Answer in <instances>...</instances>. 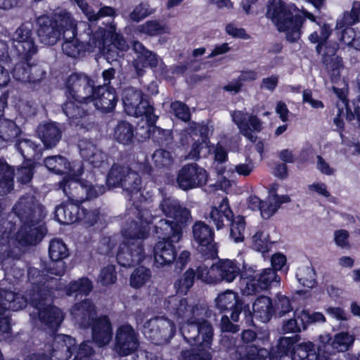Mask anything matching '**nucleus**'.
Masks as SVG:
<instances>
[{
	"instance_id": "bb28decb",
	"label": "nucleus",
	"mask_w": 360,
	"mask_h": 360,
	"mask_svg": "<svg viewBox=\"0 0 360 360\" xmlns=\"http://www.w3.org/2000/svg\"><path fill=\"white\" fill-rule=\"evenodd\" d=\"M48 295L43 296L42 304L38 307H34L38 310L39 319L40 322L52 331H57L60 326L63 319L64 314L63 311L58 307L49 304L46 305V297Z\"/></svg>"
},
{
	"instance_id": "79ce46f5",
	"label": "nucleus",
	"mask_w": 360,
	"mask_h": 360,
	"mask_svg": "<svg viewBox=\"0 0 360 360\" xmlns=\"http://www.w3.org/2000/svg\"><path fill=\"white\" fill-rule=\"evenodd\" d=\"M129 203L130 207L127 208L128 214L134 216L138 221L148 228V226L153 223L155 217L152 215L149 210L143 208L141 201L132 199Z\"/></svg>"
},
{
	"instance_id": "6ab92c4d",
	"label": "nucleus",
	"mask_w": 360,
	"mask_h": 360,
	"mask_svg": "<svg viewBox=\"0 0 360 360\" xmlns=\"http://www.w3.org/2000/svg\"><path fill=\"white\" fill-rule=\"evenodd\" d=\"M70 255L67 245L60 238H53L49 245V256L50 262L44 269L49 274L62 276L65 274L67 265L65 259Z\"/></svg>"
},
{
	"instance_id": "ea45409f",
	"label": "nucleus",
	"mask_w": 360,
	"mask_h": 360,
	"mask_svg": "<svg viewBox=\"0 0 360 360\" xmlns=\"http://www.w3.org/2000/svg\"><path fill=\"white\" fill-rule=\"evenodd\" d=\"M114 138L120 143L130 145L135 138L134 127L126 120L119 121L114 130Z\"/></svg>"
},
{
	"instance_id": "8fccbe9b",
	"label": "nucleus",
	"mask_w": 360,
	"mask_h": 360,
	"mask_svg": "<svg viewBox=\"0 0 360 360\" xmlns=\"http://www.w3.org/2000/svg\"><path fill=\"white\" fill-rule=\"evenodd\" d=\"M149 127L142 137L143 139H152L153 142L158 146H163L168 143L169 132L154 125L147 124Z\"/></svg>"
},
{
	"instance_id": "774afa93",
	"label": "nucleus",
	"mask_w": 360,
	"mask_h": 360,
	"mask_svg": "<svg viewBox=\"0 0 360 360\" xmlns=\"http://www.w3.org/2000/svg\"><path fill=\"white\" fill-rule=\"evenodd\" d=\"M28 83L37 84L40 82L46 76V72L41 67L36 63L30 64L29 63Z\"/></svg>"
},
{
	"instance_id": "09e8293b",
	"label": "nucleus",
	"mask_w": 360,
	"mask_h": 360,
	"mask_svg": "<svg viewBox=\"0 0 360 360\" xmlns=\"http://www.w3.org/2000/svg\"><path fill=\"white\" fill-rule=\"evenodd\" d=\"M230 226V238L235 243H241L245 240V219L242 215H238L231 219L228 223Z\"/></svg>"
},
{
	"instance_id": "20e7f679",
	"label": "nucleus",
	"mask_w": 360,
	"mask_h": 360,
	"mask_svg": "<svg viewBox=\"0 0 360 360\" xmlns=\"http://www.w3.org/2000/svg\"><path fill=\"white\" fill-rule=\"evenodd\" d=\"M296 7L288 5L282 0H269L266 16L271 19L281 32H285L286 40L297 42L301 38V28L305 20L300 14H293Z\"/></svg>"
},
{
	"instance_id": "a878e982",
	"label": "nucleus",
	"mask_w": 360,
	"mask_h": 360,
	"mask_svg": "<svg viewBox=\"0 0 360 360\" xmlns=\"http://www.w3.org/2000/svg\"><path fill=\"white\" fill-rule=\"evenodd\" d=\"M71 315L81 328H90L96 321V307L91 299H84L75 303L70 310Z\"/></svg>"
},
{
	"instance_id": "7c9ffc66",
	"label": "nucleus",
	"mask_w": 360,
	"mask_h": 360,
	"mask_svg": "<svg viewBox=\"0 0 360 360\" xmlns=\"http://www.w3.org/2000/svg\"><path fill=\"white\" fill-rule=\"evenodd\" d=\"M44 165L46 168L56 174L71 175L76 172L75 167H78V164L81 162H72L71 163L66 158L62 155L49 156L44 159Z\"/></svg>"
},
{
	"instance_id": "13d9d810",
	"label": "nucleus",
	"mask_w": 360,
	"mask_h": 360,
	"mask_svg": "<svg viewBox=\"0 0 360 360\" xmlns=\"http://www.w3.org/2000/svg\"><path fill=\"white\" fill-rule=\"evenodd\" d=\"M154 11L148 2H141L129 13V19L133 22H139L150 15Z\"/></svg>"
},
{
	"instance_id": "4be33fe9",
	"label": "nucleus",
	"mask_w": 360,
	"mask_h": 360,
	"mask_svg": "<svg viewBox=\"0 0 360 360\" xmlns=\"http://www.w3.org/2000/svg\"><path fill=\"white\" fill-rule=\"evenodd\" d=\"M146 257L143 241H123L120 244L116 255L117 263L125 268L140 264Z\"/></svg>"
},
{
	"instance_id": "37998d69",
	"label": "nucleus",
	"mask_w": 360,
	"mask_h": 360,
	"mask_svg": "<svg viewBox=\"0 0 360 360\" xmlns=\"http://www.w3.org/2000/svg\"><path fill=\"white\" fill-rule=\"evenodd\" d=\"M351 21L352 19L345 16V13H344L343 18L338 20L335 25L337 34H340V41L347 46L350 44L356 34L352 27L356 22H351Z\"/></svg>"
},
{
	"instance_id": "bf43d9fd",
	"label": "nucleus",
	"mask_w": 360,
	"mask_h": 360,
	"mask_svg": "<svg viewBox=\"0 0 360 360\" xmlns=\"http://www.w3.org/2000/svg\"><path fill=\"white\" fill-rule=\"evenodd\" d=\"M21 60L22 61L16 63L14 65L11 73L12 74V76L15 81L20 82L22 83H28L30 77L28 75L29 62L30 60Z\"/></svg>"
},
{
	"instance_id": "b1692460",
	"label": "nucleus",
	"mask_w": 360,
	"mask_h": 360,
	"mask_svg": "<svg viewBox=\"0 0 360 360\" xmlns=\"http://www.w3.org/2000/svg\"><path fill=\"white\" fill-rule=\"evenodd\" d=\"M139 347L138 333L129 324L118 327L115 334L114 349L120 356H127Z\"/></svg>"
},
{
	"instance_id": "6e6d98bb",
	"label": "nucleus",
	"mask_w": 360,
	"mask_h": 360,
	"mask_svg": "<svg viewBox=\"0 0 360 360\" xmlns=\"http://www.w3.org/2000/svg\"><path fill=\"white\" fill-rule=\"evenodd\" d=\"M339 97L343 101L345 105L346 120L352 121L356 118L360 127V97L354 99L352 105L349 104V100L345 96L341 94H339Z\"/></svg>"
},
{
	"instance_id": "0e129e2a",
	"label": "nucleus",
	"mask_w": 360,
	"mask_h": 360,
	"mask_svg": "<svg viewBox=\"0 0 360 360\" xmlns=\"http://www.w3.org/2000/svg\"><path fill=\"white\" fill-rule=\"evenodd\" d=\"M3 292L5 300L8 302V308H11L13 310L22 309L26 306V302H29L25 298V295L21 297L22 302H16V300L20 298L18 293L7 290H4Z\"/></svg>"
},
{
	"instance_id": "f704fd0d",
	"label": "nucleus",
	"mask_w": 360,
	"mask_h": 360,
	"mask_svg": "<svg viewBox=\"0 0 360 360\" xmlns=\"http://www.w3.org/2000/svg\"><path fill=\"white\" fill-rule=\"evenodd\" d=\"M217 269L221 281L227 283L233 281L238 276H240V280L243 282L242 274L244 271H248L245 266H243V269H240V265L236 259L231 260L226 259L221 260L217 264Z\"/></svg>"
},
{
	"instance_id": "680f3d73",
	"label": "nucleus",
	"mask_w": 360,
	"mask_h": 360,
	"mask_svg": "<svg viewBox=\"0 0 360 360\" xmlns=\"http://www.w3.org/2000/svg\"><path fill=\"white\" fill-rule=\"evenodd\" d=\"M108 188L105 185H93L86 180L84 187V202L87 200H94L104 194Z\"/></svg>"
},
{
	"instance_id": "e433bc0d",
	"label": "nucleus",
	"mask_w": 360,
	"mask_h": 360,
	"mask_svg": "<svg viewBox=\"0 0 360 360\" xmlns=\"http://www.w3.org/2000/svg\"><path fill=\"white\" fill-rule=\"evenodd\" d=\"M15 146L26 162L38 160L41 155V145L30 139H19Z\"/></svg>"
},
{
	"instance_id": "a19ab883",
	"label": "nucleus",
	"mask_w": 360,
	"mask_h": 360,
	"mask_svg": "<svg viewBox=\"0 0 360 360\" xmlns=\"http://www.w3.org/2000/svg\"><path fill=\"white\" fill-rule=\"evenodd\" d=\"M105 30L108 34L104 37L103 43L102 45L96 46L99 49L104 48L107 42H111L114 48L119 51H127L128 46L124 37L115 32V27L110 25L108 28L98 27L96 30H94V32H98L99 31Z\"/></svg>"
},
{
	"instance_id": "2eb2a0df",
	"label": "nucleus",
	"mask_w": 360,
	"mask_h": 360,
	"mask_svg": "<svg viewBox=\"0 0 360 360\" xmlns=\"http://www.w3.org/2000/svg\"><path fill=\"white\" fill-rule=\"evenodd\" d=\"M159 241L153 248V257L157 266L172 264L176 258L177 252L174 245L181 239L175 240L170 231H162L155 229Z\"/></svg>"
},
{
	"instance_id": "4d7b16f0",
	"label": "nucleus",
	"mask_w": 360,
	"mask_h": 360,
	"mask_svg": "<svg viewBox=\"0 0 360 360\" xmlns=\"http://www.w3.org/2000/svg\"><path fill=\"white\" fill-rule=\"evenodd\" d=\"M117 279L116 269L112 264H108L102 268L98 276V282L103 286L114 284Z\"/></svg>"
},
{
	"instance_id": "39448f33",
	"label": "nucleus",
	"mask_w": 360,
	"mask_h": 360,
	"mask_svg": "<svg viewBox=\"0 0 360 360\" xmlns=\"http://www.w3.org/2000/svg\"><path fill=\"white\" fill-rule=\"evenodd\" d=\"M159 207L165 217L172 220L161 219L154 229L158 231H170L173 233L172 236L175 240L181 239L183 229L191 217L190 210L183 207L178 200L171 197L163 198Z\"/></svg>"
},
{
	"instance_id": "412c9836",
	"label": "nucleus",
	"mask_w": 360,
	"mask_h": 360,
	"mask_svg": "<svg viewBox=\"0 0 360 360\" xmlns=\"http://www.w3.org/2000/svg\"><path fill=\"white\" fill-rule=\"evenodd\" d=\"M192 232L198 251L205 257H214L217 255L214 229L205 221H197L192 226Z\"/></svg>"
},
{
	"instance_id": "864d4df0",
	"label": "nucleus",
	"mask_w": 360,
	"mask_h": 360,
	"mask_svg": "<svg viewBox=\"0 0 360 360\" xmlns=\"http://www.w3.org/2000/svg\"><path fill=\"white\" fill-rule=\"evenodd\" d=\"M151 278L150 269L143 266L136 267L131 273L129 278L130 285L139 289L143 287Z\"/></svg>"
},
{
	"instance_id": "6e6552de",
	"label": "nucleus",
	"mask_w": 360,
	"mask_h": 360,
	"mask_svg": "<svg viewBox=\"0 0 360 360\" xmlns=\"http://www.w3.org/2000/svg\"><path fill=\"white\" fill-rule=\"evenodd\" d=\"M92 341L85 340L78 347L76 339L68 335L57 334L54 336L51 355L58 360H69L76 352L72 360H89L94 354Z\"/></svg>"
},
{
	"instance_id": "72a5a7b5",
	"label": "nucleus",
	"mask_w": 360,
	"mask_h": 360,
	"mask_svg": "<svg viewBox=\"0 0 360 360\" xmlns=\"http://www.w3.org/2000/svg\"><path fill=\"white\" fill-rule=\"evenodd\" d=\"M169 310L177 320L181 321L191 319L195 316V311L198 309V305L189 304L186 298L173 297L169 302Z\"/></svg>"
},
{
	"instance_id": "9b49d317",
	"label": "nucleus",
	"mask_w": 360,
	"mask_h": 360,
	"mask_svg": "<svg viewBox=\"0 0 360 360\" xmlns=\"http://www.w3.org/2000/svg\"><path fill=\"white\" fill-rule=\"evenodd\" d=\"M180 331L187 343L191 346H196L191 349H203L210 352L214 330L208 321L200 320L194 316L193 318L186 321L181 326Z\"/></svg>"
},
{
	"instance_id": "5701e85b",
	"label": "nucleus",
	"mask_w": 360,
	"mask_h": 360,
	"mask_svg": "<svg viewBox=\"0 0 360 360\" xmlns=\"http://www.w3.org/2000/svg\"><path fill=\"white\" fill-rule=\"evenodd\" d=\"M84 173L82 164H78L76 172L71 175H65L59 182V188L67 196L68 200L82 205L84 203V187L86 180L78 178Z\"/></svg>"
},
{
	"instance_id": "f3484780",
	"label": "nucleus",
	"mask_w": 360,
	"mask_h": 360,
	"mask_svg": "<svg viewBox=\"0 0 360 360\" xmlns=\"http://www.w3.org/2000/svg\"><path fill=\"white\" fill-rule=\"evenodd\" d=\"M208 174L197 163L184 165L178 172L176 184L178 187L187 191L207 184Z\"/></svg>"
},
{
	"instance_id": "cd10ccee",
	"label": "nucleus",
	"mask_w": 360,
	"mask_h": 360,
	"mask_svg": "<svg viewBox=\"0 0 360 360\" xmlns=\"http://www.w3.org/2000/svg\"><path fill=\"white\" fill-rule=\"evenodd\" d=\"M93 342L98 347L109 344L112 338V326L108 315H101L90 327Z\"/></svg>"
},
{
	"instance_id": "423d86ee",
	"label": "nucleus",
	"mask_w": 360,
	"mask_h": 360,
	"mask_svg": "<svg viewBox=\"0 0 360 360\" xmlns=\"http://www.w3.org/2000/svg\"><path fill=\"white\" fill-rule=\"evenodd\" d=\"M122 101L127 115L135 117H144L147 124H156L158 117L155 114L153 103L148 94L141 89L129 86L122 90Z\"/></svg>"
},
{
	"instance_id": "c9c22d12",
	"label": "nucleus",
	"mask_w": 360,
	"mask_h": 360,
	"mask_svg": "<svg viewBox=\"0 0 360 360\" xmlns=\"http://www.w3.org/2000/svg\"><path fill=\"white\" fill-rule=\"evenodd\" d=\"M322 351L321 347L316 349L311 342H297L290 357L292 360H317Z\"/></svg>"
},
{
	"instance_id": "393cba45",
	"label": "nucleus",
	"mask_w": 360,
	"mask_h": 360,
	"mask_svg": "<svg viewBox=\"0 0 360 360\" xmlns=\"http://www.w3.org/2000/svg\"><path fill=\"white\" fill-rule=\"evenodd\" d=\"M209 274L210 269L204 263L199 264L196 269L188 268L174 283L176 292L186 295L193 286L195 281L210 283L211 278Z\"/></svg>"
},
{
	"instance_id": "1a4fd4ad",
	"label": "nucleus",
	"mask_w": 360,
	"mask_h": 360,
	"mask_svg": "<svg viewBox=\"0 0 360 360\" xmlns=\"http://www.w3.org/2000/svg\"><path fill=\"white\" fill-rule=\"evenodd\" d=\"M77 21H75V32L72 37L68 38L66 34L62 39L64 40L62 44L63 53L69 57L77 58L85 52L86 49H95L96 46L102 45L103 39L108 34L105 30L94 32V29L89 24L86 25L83 34H80L77 38Z\"/></svg>"
},
{
	"instance_id": "4468645a",
	"label": "nucleus",
	"mask_w": 360,
	"mask_h": 360,
	"mask_svg": "<svg viewBox=\"0 0 360 360\" xmlns=\"http://www.w3.org/2000/svg\"><path fill=\"white\" fill-rule=\"evenodd\" d=\"M242 279L245 284L243 292L247 295H255L262 290L278 286L281 282L279 276L271 268L264 269L259 274L249 268L248 271H244L242 274Z\"/></svg>"
},
{
	"instance_id": "f257e3e1",
	"label": "nucleus",
	"mask_w": 360,
	"mask_h": 360,
	"mask_svg": "<svg viewBox=\"0 0 360 360\" xmlns=\"http://www.w3.org/2000/svg\"><path fill=\"white\" fill-rule=\"evenodd\" d=\"M94 84V79L83 72H72L65 79L62 110L71 125L86 128L90 115L86 99Z\"/></svg>"
},
{
	"instance_id": "5fc2aeb1",
	"label": "nucleus",
	"mask_w": 360,
	"mask_h": 360,
	"mask_svg": "<svg viewBox=\"0 0 360 360\" xmlns=\"http://www.w3.org/2000/svg\"><path fill=\"white\" fill-rule=\"evenodd\" d=\"M354 337L348 332H340L335 335L331 346L338 352H346L354 342Z\"/></svg>"
},
{
	"instance_id": "a211bd4d",
	"label": "nucleus",
	"mask_w": 360,
	"mask_h": 360,
	"mask_svg": "<svg viewBox=\"0 0 360 360\" xmlns=\"http://www.w3.org/2000/svg\"><path fill=\"white\" fill-rule=\"evenodd\" d=\"M32 34V26L25 23L21 24L14 33L13 47L20 60H31L37 52Z\"/></svg>"
},
{
	"instance_id": "473e14b6",
	"label": "nucleus",
	"mask_w": 360,
	"mask_h": 360,
	"mask_svg": "<svg viewBox=\"0 0 360 360\" xmlns=\"http://www.w3.org/2000/svg\"><path fill=\"white\" fill-rule=\"evenodd\" d=\"M37 132L46 148L55 147L62 136V131L56 122H47L39 125Z\"/></svg>"
},
{
	"instance_id": "f03ea898",
	"label": "nucleus",
	"mask_w": 360,
	"mask_h": 360,
	"mask_svg": "<svg viewBox=\"0 0 360 360\" xmlns=\"http://www.w3.org/2000/svg\"><path fill=\"white\" fill-rule=\"evenodd\" d=\"M21 226L15 235V239L22 246L34 245L41 242L47 229L40 224L46 216L45 207L34 196H22L13 207Z\"/></svg>"
},
{
	"instance_id": "2f4dec72",
	"label": "nucleus",
	"mask_w": 360,
	"mask_h": 360,
	"mask_svg": "<svg viewBox=\"0 0 360 360\" xmlns=\"http://www.w3.org/2000/svg\"><path fill=\"white\" fill-rule=\"evenodd\" d=\"M234 214L230 207L227 197L224 198L218 206L212 207L210 217L217 230L224 227V221L229 223Z\"/></svg>"
},
{
	"instance_id": "338daca9",
	"label": "nucleus",
	"mask_w": 360,
	"mask_h": 360,
	"mask_svg": "<svg viewBox=\"0 0 360 360\" xmlns=\"http://www.w3.org/2000/svg\"><path fill=\"white\" fill-rule=\"evenodd\" d=\"M34 172L33 161L27 163L18 169V181L22 184H27L31 181Z\"/></svg>"
},
{
	"instance_id": "0eeeda50",
	"label": "nucleus",
	"mask_w": 360,
	"mask_h": 360,
	"mask_svg": "<svg viewBox=\"0 0 360 360\" xmlns=\"http://www.w3.org/2000/svg\"><path fill=\"white\" fill-rule=\"evenodd\" d=\"M54 218L60 224L82 222L86 227L94 226L101 218L100 208L89 210L83 205L67 200L56 206Z\"/></svg>"
},
{
	"instance_id": "69168bd1",
	"label": "nucleus",
	"mask_w": 360,
	"mask_h": 360,
	"mask_svg": "<svg viewBox=\"0 0 360 360\" xmlns=\"http://www.w3.org/2000/svg\"><path fill=\"white\" fill-rule=\"evenodd\" d=\"M183 360H212L211 352L203 349H186L182 351Z\"/></svg>"
},
{
	"instance_id": "ddd939ff",
	"label": "nucleus",
	"mask_w": 360,
	"mask_h": 360,
	"mask_svg": "<svg viewBox=\"0 0 360 360\" xmlns=\"http://www.w3.org/2000/svg\"><path fill=\"white\" fill-rule=\"evenodd\" d=\"M176 327L174 321L164 316H155L143 325L145 338L155 345L167 344L175 335Z\"/></svg>"
},
{
	"instance_id": "c756f323",
	"label": "nucleus",
	"mask_w": 360,
	"mask_h": 360,
	"mask_svg": "<svg viewBox=\"0 0 360 360\" xmlns=\"http://www.w3.org/2000/svg\"><path fill=\"white\" fill-rule=\"evenodd\" d=\"M133 49L136 53V58L134 61V68L138 75H142L143 68H156L158 64V56L154 52L148 50L140 41H135Z\"/></svg>"
},
{
	"instance_id": "7ed1b4c3",
	"label": "nucleus",
	"mask_w": 360,
	"mask_h": 360,
	"mask_svg": "<svg viewBox=\"0 0 360 360\" xmlns=\"http://www.w3.org/2000/svg\"><path fill=\"white\" fill-rule=\"evenodd\" d=\"M75 20L71 13L64 11L51 15L43 14L36 18V33L41 44L53 46L64 34L74 36Z\"/></svg>"
},
{
	"instance_id": "052dcab7",
	"label": "nucleus",
	"mask_w": 360,
	"mask_h": 360,
	"mask_svg": "<svg viewBox=\"0 0 360 360\" xmlns=\"http://www.w3.org/2000/svg\"><path fill=\"white\" fill-rule=\"evenodd\" d=\"M153 160L158 168H167L174 162L171 153L164 149L156 150L153 155Z\"/></svg>"
},
{
	"instance_id": "a18cd8bd",
	"label": "nucleus",
	"mask_w": 360,
	"mask_h": 360,
	"mask_svg": "<svg viewBox=\"0 0 360 360\" xmlns=\"http://www.w3.org/2000/svg\"><path fill=\"white\" fill-rule=\"evenodd\" d=\"M148 231L149 228L133 219L130 221L129 226L124 230L123 236L126 240L139 241V240L148 237Z\"/></svg>"
},
{
	"instance_id": "58836bf2",
	"label": "nucleus",
	"mask_w": 360,
	"mask_h": 360,
	"mask_svg": "<svg viewBox=\"0 0 360 360\" xmlns=\"http://www.w3.org/2000/svg\"><path fill=\"white\" fill-rule=\"evenodd\" d=\"M94 284L91 279L82 276L77 280L70 281L66 285L65 290L68 296L89 295L93 290Z\"/></svg>"
},
{
	"instance_id": "4c0bfd02",
	"label": "nucleus",
	"mask_w": 360,
	"mask_h": 360,
	"mask_svg": "<svg viewBox=\"0 0 360 360\" xmlns=\"http://www.w3.org/2000/svg\"><path fill=\"white\" fill-rule=\"evenodd\" d=\"M14 176V168L0 158V195H6L13 190Z\"/></svg>"
},
{
	"instance_id": "603ef678",
	"label": "nucleus",
	"mask_w": 360,
	"mask_h": 360,
	"mask_svg": "<svg viewBox=\"0 0 360 360\" xmlns=\"http://www.w3.org/2000/svg\"><path fill=\"white\" fill-rule=\"evenodd\" d=\"M137 32L150 37H155L167 33L168 28L165 25L161 24L158 20H150L139 25Z\"/></svg>"
},
{
	"instance_id": "f8f14e48",
	"label": "nucleus",
	"mask_w": 360,
	"mask_h": 360,
	"mask_svg": "<svg viewBox=\"0 0 360 360\" xmlns=\"http://www.w3.org/2000/svg\"><path fill=\"white\" fill-rule=\"evenodd\" d=\"M46 271V274L34 266L27 269V280L31 288L26 291L25 298L33 307H38L42 304L44 295H49L56 290V279Z\"/></svg>"
},
{
	"instance_id": "c85d7f7f",
	"label": "nucleus",
	"mask_w": 360,
	"mask_h": 360,
	"mask_svg": "<svg viewBox=\"0 0 360 360\" xmlns=\"http://www.w3.org/2000/svg\"><path fill=\"white\" fill-rule=\"evenodd\" d=\"M253 312H247L245 318L247 321H252V316L262 323L269 322L276 312L275 307L273 304L272 300L265 295H261L257 297L252 304Z\"/></svg>"
},
{
	"instance_id": "aec40b11",
	"label": "nucleus",
	"mask_w": 360,
	"mask_h": 360,
	"mask_svg": "<svg viewBox=\"0 0 360 360\" xmlns=\"http://www.w3.org/2000/svg\"><path fill=\"white\" fill-rule=\"evenodd\" d=\"M216 308L220 313L231 311L230 318L234 322L239 321L242 312L247 315L250 312L249 304H245L238 293L233 290H227L218 295L215 299Z\"/></svg>"
},
{
	"instance_id": "dca6fc26",
	"label": "nucleus",
	"mask_w": 360,
	"mask_h": 360,
	"mask_svg": "<svg viewBox=\"0 0 360 360\" xmlns=\"http://www.w3.org/2000/svg\"><path fill=\"white\" fill-rule=\"evenodd\" d=\"M86 99V108L92 103L96 110L103 113L112 112L119 101L116 90L112 86L94 84Z\"/></svg>"
},
{
	"instance_id": "c03bdc74",
	"label": "nucleus",
	"mask_w": 360,
	"mask_h": 360,
	"mask_svg": "<svg viewBox=\"0 0 360 360\" xmlns=\"http://www.w3.org/2000/svg\"><path fill=\"white\" fill-rule=\"evenodd\" d=\"M297 342V339L290 337L280 338L277 345L276 349H273L270 352V358H276L281 359L285 356H290Z\"/></svg>"
},
{
	"instance_id": "e2e57ef3",
	"label": "nucleus",
	"mask_w": 360,
	"mask_h": 360,
	"mask_svg": "<svg viewBox=\"0 0 360 360\" xmlns=\"http://www.w3.org/2000/svg\"><path fill=\"white\" fill-rule=\"evenodd\" d=\"M170 108L175 117L186 122L191 120V112L188 106L180 101H174L171 103Z\"/></svg>"
},
{
	"instance_id": "de8ad7c7",
	"label": "nucleus",
	"mask_w": 360,
	"mask_h": 360,
	"mask_svg": "<svg viewBox=\"0 0 360 360\" xmlns=\"http://www.w3.org/2000/svg\"><path fill=\"white\" fill-rule=\"evenodd\" d=\"M333 29L328 23H323L321 27L320 34L314 31L309 36V40L311 44H316L315 50L317 54L321 53V47L325 45L332 34Z\"/></svg>"
},
{
	"instance_id": "9d476101",
	"label": "nucleus",
	"mask_w": 360,
	"mask_h": 360,
	"mask_svg": "<svg viewBox=\"0 0 360 360\" xmlns=\"http://www.w3.org/2000/svg\"><path fill=\"white\" fill-rule=\"evenodd\" d=\"M108 188L121 187L127 194L128 200H132L134 195L143 197L141 193L142 179L138 172L129 167L114 164L110 167L105 180Z\"/></svg>"
},
{
	"instance_id": "49530a36",
	"label": "nucleus",
	"mask_w": 360,
	"mask_h": 360,
	"mask_svg": "<svg viewBox=\"0 0 360 360\" xmlns=\"http://www.w3.org/2000/svg\"><path fill=\"white\" fill-rule=\"evenodd\" d=\"M21 133L20 128L15 122L4 119L0 120V139L6 142H13Z\"/></svg>"
},
{
	"instance_id": "3c124183",
	"label": "nucleus",
	"mask_w": 360,
	"mask_h": 360,
	"mask_svg": "<svg viewBox=\"0 0 360 360\" xmlns=\"http://www.w3.org/2000/svg\"><path fill=\"white\" fill-rule=\"evenodd\" d=\"M271 241L269 235L262 230H258L252 236L251 248L254 250L267 253L271 248Z\"/></svg>"
}]
</instances>
